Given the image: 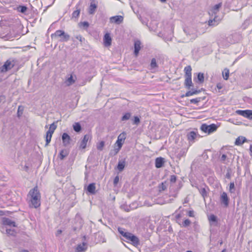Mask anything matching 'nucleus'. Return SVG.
<instances>
[{"mask_svg":"<svg viewBox=\"0 0 252 252\" xmlns=\"http://www.w3.org/2000/svg\"><path fill=\"white\" fill-rule=\"evenodd\" d=\"M28 200L31 208H37L40 206L41 195L37 186L30 190Z\"/></svg>","mask_w":252,"mask_h":252,"instance_id":"1","label":"nucleus"},{"mask_svg":"<svg viewBox=\"0 0 252 252\" xmlns=\"http://www.w3.org/2000/svg\"><path fill=\"white\" fill-rule=\"evenodd\" d=\"M118 231L121 235L124 238V239H121L122 240L129 243L135 247H137L140 245L139 238L132 233L127 231L124 228L119 227L118 228Z\"/></svg>","mask_w":252,"mask_h":252,"instance_id":"2","label":"nucleus"},{"mask_svg":"<svg viewBox=\"0 0 252 252\" xmlns=\"http://www.w3.org/2000/svg\"><path fill=\"white\" fill-rule=\"evenodd\" d=\"M221 6L222 3L220 2L214 5L210 10L209 14L211 18L208 22L209 26H216L221 21L222 18L219 16L218 13Z\"/></svg>","mask_w":252,"mask_h":252,"instance_id":"3","label":"nucleus"},{"mask_svg":"<svg viewBox=\"0 0 252 252\" xmlns=\"http://www.w3.org/2000/svg\"><path fill=\"white\" fill-rule=\"evenodd\" d=\"M52 39H57L60 38L59 41L60 42L67 41L69 38L70 36L69 34L66 33L63 31L58 30L56 31L54 33L51 35Z\"/></svg>","mask_w":252,"mask_h":252,"instance_id":"4","label":"nucleus"},{"mask_svg":"<svg viewBox=\"0 0 252 252\" xmlns=\"http://www.w3.org/2000/svg\"><path fill=\"white\" fill-rule=\"evenodd\" d=\"M15 63L14 61L10 60H7L4 64L0 67V72H5L14 67Z\"/></svg>","mask_w":252,"mask_h":252,"instance_id":"5","label":"nucleus"},{"mask_svg":"<svg viewBox=\"0 0 252 252\" xmlns=\"http://www.w3.org/2000/svg\"><path fill=\"white\" fill-rule=\"evenodd\" d=\"M184 32L189 38V40H194L197 37V31L194 29L187 28L184 29Z\"/></svg>","mask_w":252,"mask_h":252,"instance_id":"6","label":"nucleus"},{"mask_svg":"<svg viewBox=\"0 0 252 252\" xmlns=\"http://www.w3.org/2000/svg\"><path fill=\"white\" fill-rule=\"evenodd\" d=\"M125 135H126L125 133L123 132V133L120 134L118 136V139L116 141V143L118 144L119 148L118 149H115V154L118 153V152L119 151L120 149L122 147L123 143L125 139H126Z\"/></svg>","mask_w":252,"mask_h":252,"instance_id":"7","label":"nucleus"},{"mask_svg":"<svg viewBox=\"0 0 252 252\" xmlns=\"http://www.w3.org/2000/svg\"><path fill=\"white\" fill-rule=\"evenodd\" d=\"M236 113L245 118L252 120V110H238L236 111Z\"/></svg>","mask_w":252,"mask_h":252,"instance_id":"8","label":"nucleus"},{"mask_svg":"<svg viewBox=\"0 0 252 252\" xmlns=\"http://www.w3.org/2000/svg\"><path fill=\"white\" fill-rule=\"evenodd\" d=\"M88 248V244L86 242L78 244L75 248V252H85Z\"/></svg>","mask_w":252,"mask_h":252,"instance_id":"9","label":"nucleus"},{"mask_svg":"<svg viewBox=\"0 0 252 252\" xmlns=\"http://www.w3.org/2000/svg\"><path fill=\"white\" fill-rule=\"evenodd\" d=\"M0 231L3 233H6L9 236H15L16 232L14 229L9 228L6 226H1Z\"/></svg>","mask_w":252,"mask_h":252,"instance_id":"10","label":"nucleus"},{"mask_svg":"<svg viewBox=\"0 0 252 252\" xmlns=\"http://www.w3.org/2000/svg\"><path fill=\"white\" fill-rule=\"evenodd\" d=\"M2 226H13L15 227V222L10 219L7 218H3L2 219Z\"/></svg>","mask_w":252,"mask_h":252,"instance_id":"11","label":"nucleus"},{"mask_svg":"<svg viewBox=\"0 0 252 252\" xmlns=\"http://www.w3.org/2000/svg\"><path fill=\"white\" fill-rule=\"evenodd\" d=\"M97 3L94 0H91L90 5L89 8V13L90 14H94L97 8Z\"/></svg>","mask_w":252,"mask_h":252,"instance_id":"12","label":"nucleus"},{"mask_svg":"<svg viewBox=\"0 0 252 252\" xmlns=\"http://www.w3.org/2000/svg\"><path fill=\"white\" fill-rule=\"evenodd\" d=\"M123 21V17L120 15L111 17L110 18V22L112 23L120 24Z\"/></svg>","mask_w":252,"mask_h":252,"instance_id":"13","label":"nucleus"},{"mask_svg":"<svg viewBox=\"0 0 252 252\" xmlns=\"http://www.w3.org/2000/svg\"><path fill=\"white\" fill-rule=\"evenodd\" d=\"M230 156V154L227 152L226 154H222L220 158V160L223 163L227 164L229 162Z\"/></svg>","mask_w":252,"mask_h":252,"instance_id":"14","label":"nucleus"},{"mask_svg":"<svg viewBox=\"0 0 252 252\" xmlns=\"http://www.w3.org/2000/svg\"><path fill=\"white\" fill-rule=\"evenodd\" d=\"M220 201L225 206L227 207L228 205L229 198L226 192H223L220 196Z\"/></svg>","mask_w":252,"mask_h":252,"instance_id":"15","label":"nucleus"},{"mask_svg":"<svg viewBox=\"0 0 252 252\" xmlns=\"http://www.w3.org/2000/svg\"><path fill=\"white\" fill-rule=\"evenodd\" d=\"M91 138V136L89 134L84 135L83 139L80 143V147L82 149H85L86 147L87 143L89 140Z\"/></svg>","mask_w":252,"mask_h":252,"instance_id":"16","label":"nucleus"},{"mask_svg":"<svg viewBox=\"0 0 252 252\" xmlns=\"http://www.w3.org/2000/svg\"><path fill=\"white\" fill-rule=\"evenodd\" d=\"M111 37L109 33H106L104 35L103 41L104 45L105 46L108 47L111 45Z\"/></svg>","mask_w":252,"mask_h":252,"instance_id":"17","label":"nucleus"},{"mask_svg":"<svg viewBox=\"0 0 252 252\" xmlns=\"http://www.w3.org/2000/svg\"><path fill=\"white\" fill-rule=\"evenodd\" d=\"M14 9L25 15L27 14L28 7L25 5H18L14 8Z\"/></svg>","mask_w":252,"mask_h":252,"instance_id":"18","label":"nucleus"},{"mask_svg":"<svg viewBox=\"0 0 252 252\" xmlns=\"http://www.w3.org/2000/svg\"><path fill=\"white\" fill-rule=\"evenodd\" d=\"M164 163V159L161 157L157 158L155 160V166L157 168H159L163 166Z\"/></svg>","mask_w":252,"mask_h":252,"instance_id":"19","label":"nucleus"},{"mask_svg":"<svg viewBox=\"0 0 252 252\" xmlns=\"http://www.w3.org/2000/svg\"><path fill=\"white\" fill-rule=\"evenodd\" d=\"M62 140L63 145L66 146L69 144L70 137L66 133H63L62 135Z\"/></svg>","mask_w":252,"mask_h":252,"instance_id":"20","label":"nucleus"},{"mask_svg":"<svg viewBox=\"0 0 252 252\" xmlns=\"http://www.w3.org/2000/svg\"><path fill=\"white\" fill-rule=\"evenodd\" d=\"M141 42L137 40L134 42V54L137 56L139 53L140 50L141 49Z\"/></svg>","mask_w":252,"mask_h":252,"instance_id":"21","label":"nucleus"},{"mask_svg":"<svg viewBox=\"0 0 252 252\" xmlns=\"http://www.w3.org/2000/svg\"><path fill=\"white\" fill-rule=\"evenodd\" d=\"M76 79V77H75V78H74L73 75H70L69 77L66 78L64 83L66 86H70L75 82Z\"/></svg>","mask_w":252,"mask_h":252,"instance_id":"22","label":"nucleus"},{"mask_svg":"<svg viewBox=\"0 0 252 252\" xmlns=\"http://www.w3.org/2000/svg\"><path fill=\"white\" fill-rule=\"evenodd\" d=\"M184 84L187 88L189 89L190 87L193 86L191 80V77H185Z\"/></svg>","mask_w":252,"mask_h":252,"instance_id":"23","label":"nucleus"},{"mask_svg":"<svg viewBox=\"0 0 252 252\" xmlns=\"http://www.w3.org/2000/svg\"><path fill=\"white\" fill-rule=\"evenodd\" d=\"M95 183H91L88 186L87 190L91 194H94L95 193Z\"/></svg>","mask_w":252,"mask_h":252,"instance_id":"24","label":"nucleus"},{"mask_svg":"<svg viewBox=\"0 0 252 252\" xmlns=\"http://www.w3.org/2000/svg\"><path fill=\"white\" fill-rule=\"evenodd\" d=\"M191 67L190 65L187 66L184 68L185 77H191Z\"/></svg>","mask_w":252,"mask_h":252,"instance_id":"25","label":"nucleus"},{"mask_svg":"<svg viewBox=\"0 0 252 252\" xmlns=\"http://www.w3.org/2000/svg\"><path fill=\"white\" fill-rule=\"evenodd\" d=\"M68 150L65 149V150H62L59 154V158L61 160H63L65 157H67L68 155Z\"/></svg>","mask_w":252,"mask_h":252,"instance_id":"26","label":"nucleus"},{"mask_svg":"<svg viewBox=\"0 0 252 252\" xmlns=\"http://www.w3.org/2000/svg\"><path fill=\"white\" fill-rule=\"evenodd\" d=\"M246 140V138L245 137L240 136L236 139L235 143L237 145H240L244 143Z\"/></svg>","mask_w":252,"mask_h":252,"instance_id":"27","label":"nucleus"},{"mask_svg":"<svg viewBox=\"0 0 252 252\" xmlns=\"http://www.w3.org/2000/svg\"><path fill=\"white\" fill-rule=\"evenodd\" d=\"M187 136L189 141H193L196 136V134L194 131H191L188 134Z\"/></svg>","mask_w":252,"mask_h":252,"instance_id":"28","label":"nucleus"},{"mask_svg":"<svg viewBox=\"0 0 252 252\" xmlns=\"http://www.w3.org/2000/svg\"><path fill=\"white\" fill-rule=\"evenodd\" d=\"M217 129V126L215 124H211L210 125H208V133L210 134L211 133L213 132L216 131Z\"/></svg>","mask_w":252,"mask_h":252,"instance_id":"29","label":"nucleus"},{"mask_svg":"<svg viewBox=\"0 0 252 252\" xmlns=\"http://www.w3.org/2000/svg\"><path fill=\"white\" fill-rule=\"evenodd\" d=\"M125 161H119L118 163V164L117 165V168L120 171H122L124 170L125 167Z\"/></svg>","mask_w":252,"mask_h":252,"instance_id":"30","label":"nucleus"},{"mask_svg":"<svg viewBox=\"0 0 252 252\" xmlns=\"http://www.w3.org/2000/svg\"><path fill=\"white\" fill-rule=\"evenodd\" d=\"M229 75V71L228 69L225 68L222 72L223 78L224 80H226L228 79Z\"/></svg>","mask_w":252,"mask_h":252,"instance_id":"31","label":"nucleus"},{"mask_svg":"<svg viewBox=\"0 0 252 252\" xmlns=\"http://www.w3.org/2000/svg\"><path fill=\"white\" fill-rule=\"evenodd\" d=\"M150 66L151 69H155L158 67L156 59L153 58L152 59Z\"/></svg>","mask_w":252,"mask_h":252,"instance_id":"32","label":"nucleus"},{"mask_svg":"<svg viewBox=\"0 0 252 252\" xmlns=\"http://www.w3.org/2000/svg\"><path fill=\"white\" fill-rule=\"evenodd\" d=\"M73 129L76 132H79L81 129V126L79 123H76L73 125Z\"/></svg>","mask_w":252,"mask_h":252,"instance_id":"33","label":"nucleus"},{"mask_svg":"<svg viewBox=\"0 0 252 252\" xmlns=\"http://www.w3.org/2000/svg\"><path fill=\"white\" fill-rule=\"evenodd\" d=\"M52 136V134L50 133V132H46V145H48L50 142L51 141V137Z\"/></svg>","mask_w":252,"mask_h":252,"instance_id":"34","label":"nucleus"},{"mask_svg":"<svg viewBox=\"0 0 252 252\" xmlns=\"http://www.w3.org/2000/svg\"><path fill=\"white\" fill-rule=\"evenodd\" d=\"M131 117V114L130 113H126L122 117L121 120L123 121H126L128 120Z\"/></svg>","mask_w":252,"mask_h":252,"instance_id":"35","label":"nucleus"},{"mask_svg":"<svg viewBox=\"0 0 252 252\" xmlns=\"http://www.w3.org/2000/svg\"><path fill=\"white\" fill-rule=\"evenodd\" d=\"M197 79L200 83H203L204 80L203 73L201 72L199 73L197 75Z\"/></svg>","mask_w":252,"mask_h":252,"instance_id":"36","label":"nucleus"},{"mask_svg":"<svg viewBox=\"0 0 252 252\" xmlns=\"http://www.w3.org/2000/svg\"><path fill=\"white\" fill-rule=\"evenodd\" d=\"M200 128L203 132L208 133V125L203 124L201 125Z\"/></svg>","mask_w":252,"mask_h":252,"instance_id":"37","label":"nucleus"},{"mask_svg":"<svg viewBox=\"0 0 252 252\" xmlns=\"http://www.w3.org/2000/svg\"><path fill=\"white\" fill-rule=\"evenodd\" d=\"M56 126L54 124H52L50 125L49 130L47 131V132H50L51 134L53 133L54 130L56 128Z\"/></svg>","mask_w":252,"mask_h":252,"instance_id":"38","label":"nucleus"},{"mask_svg":"<svg viewBox=\"0 0 252 252\" xmlns=\"http://www.w3.org/2000/svg\"><path fill=\"white\" fill-rule=\"evenodd\" d=\"M104 146V142L102 141L97 144V149L98 150L101 151Z\"/></svg>","mask_w":252,"mask_h":252,"instance_id":"39","label":"nucleus"},{"mask_svg":"<svg viewBox=\"0 0 252 252\" xmlns=\"http://www.w3.org/2000/svg\"><path fill=\"white\" fill-rule=\"evenodd\" d=\"M229 190L231 193L235 191V184L234 182H231L229 185Z\"/></svg>","mask_w":252,"mask_h":252,"instance_id":"40","label":"nucleus"},{"mask_svg":"<svg viewBox=\"0 0 252 252\" xmlns=\"http://www.w3.org/2000/svg\"><path fill=\"white\" fill-rule=\"evenodd\" d=\"M199 192L204 198L207 196V192L205 188L200 189Z\"/></svg>","mask_w":252,"mask_h":252,"instance_id":"41","label":"nucleus"},{"mask_svg":"<svg viewBox=\"0 0 252 252\" xmlns=\"http://www.w3.org/2000/svg\"><path fill=\"white\" fill-rule=\"evenodd\" d=\"M80 10H76L74 11L72 13V18H77L80 14Z\"/></svg>","mask_w":252,"mask_h":252,"instance_id":"42","label":"nucleus"},{"mask_svg":"<svg viewBox=\"0 0 252 252\" xmlns=\"http://www.w3.org/2000/svg\"><path fill=\"white\" fill-rule=\"evenodd\" d=\"M185 155V152L184 150H181L180 152L177 155V158L180 159L181 158Z\"/></svg>","mask_w":252,"mask_h":252,"instance_id":"43","label":"nucleus"},{"mask_svg":"<svg viewBox=\"0 0 252 252\" xmlns=\"http://www.w3.org/2000/svg\"><path fill=\"white\" fill-rule=\"evenodd\" d=\"M80 25V26L81 27H83L85 29L89 27V24L88 22H81L79 24Z\"/></svg>","mask_w":252,"mask_h":252,"instance_id":"44","label":"nucleus"},{"mask_svg":"<svg viewBox=\"0 0 252 252\" xmlns=\"http://www.w3.org/2000/svg\"><path fill=\"white\" fill-rule=\"evenodd\" d=\"M190 223L191 222L189 219H186L183 222V226L185 227H187L190 225Z\"/></svg>","mask_w":252,"mask_h":252,"instance_id":"45","label":"nucleus"},{"mask_svg":"<svg viewBox=\"0 0 252 252\" xmlns=\"http://www.w3.org/2000/svg\"><path fill=\"white\" fill-rule=\"evenodd\" d=\"M201 98L200 97L191 99L190 100V102L191 103H197L200 101Z\"/></svg>","mask_w":252,"mask_h":252,"instance_id":"46","label":"nucleus"},{"mask_svg":"<svg viewBox=\"0 0 252 252\" xmlns=\"http://www.w3.org/2000/svg\"><path fill=\"white\" fill-rule=\"evenodd\" d=\"M160 190H164L166 189L167 187L165 185V183H162L159 186Z\"/></svg>","mask_w":252,"mask_h":252,"instance_id":"47","label":"nucleus"},{"mask_svg":"<svg viewBox=\"0 0 252 252\" xmlns=\"http://www.w3.org/2000/svg\"><path fill=\"white\" fill-rule=\"evenodd\" d=\"M177 177L175 175H172L170 176V181L171 183H175L176 181Z\"/></svg>","mask_w":252,"mask_h":252,"instance_id":"48","label":"nucleus"},{"mask_svg":"<svg viewBox=\"0 0 252 252\" xmlns=\"http://www.w3.org/2000/svg\"><path fill=\"white\" fill-rule=\"evenodd\" d=\"M140 123V119L137 116H135L133 120V124L138 125Z\"/></svg>","mask_w":252,"mask_h":252,"instance_id":"49","label":"nucleus"},{"mask_svg":"<svg viewBox=\"0 0 252 252\" xmlns=\"http://www.w3.org/2000/svg\"><path fill=\"white\" fill-rule=\"evenodd\" d=\"M119 181V177L118 176H117L115 177V178L114 179V181H113L114 185L115 186H116L117 185Z\"/></svg>","mask_w":252,"mask_h":252,"instance_id":"50","label":"nucleus"},{"mask_svg":"<svg viewBox=\"0 0 252 252\" xmlns=\"http://www.w3.org/2000/svg\"><path fill=\"white\" fill-rule=\"evenodd\" d=\"M209 220L212 221H216L217 217L214 215H211L209 217Z\"/></svg>","mask_w":252,"mask_h":252,"instance_id":"51","label":"nucleus"},{"mask_svg":"<svg viewBox=\"0 0 252 252\" xmlns=\"http://www.w3.org/2000/svg\"><path fill=\"white\" fill-rule=\"evenodd\" d=\"M193 94H192V91H188L184 95H183L182 97H184V96H186V97H188V96H189L190 95H192Z\"/></svg>","mask_w":252,"mask_h":252,"instance_id":"52","label":"nucleus"},{"mask_svg":"<svg viewBox=\"0 0 252 252\" xmlns=\"http://www.w3.org/2000/svg\"><path fill=\"white\" fill-rule=\"evenodd\" d=\"M75 38L79 40L81 42H82L83 41L85 40V39L83 38L80 35H76L75 36Z\"/></svg>","mask_w":252,"mask_h":252,"instance_id":"53","label":"nucleus"},{"mask_svg":"<svg viewBox=\"0 0 252 252\" xmlns=\"http://www.w3.org/2000/svg\"><path fill=\"white\" fill-rule=\"evenodd\" d=\"M188 215L189 217H194V212L193 211H189L188 212Z\"/></svg>","mask_w":252,"mask_h":252,"instance_id":"54","label":"nucleus"},{"mask_svg":"<svg viewBox=\"0 0 252 252\" xmlns=\"http://www.w3.org/2000/svg\"><path fill=\"white\" fill-rule=\"evenodd\" d=\"M225 177L227 179H230V178H231L230 173L229 172H227V173L226 174Z\"/></svg>","mask_w":252,"mask_h":252,"instance_id":"55","label":"nucleus"},{"mask_svg":"<svg viewBox=\"0 0 252 252\" xmlns=\"http://www.w3.org/2000/svg\"><path fill=\"white\" fill-rule=\"evenodd\" d=\"M192 94L193 95V94H197L199 93H200V91L199 90H195L192 91Z\"/></svg>","mask_w":252,"mask_h":252,"instance_id":"56","label":"nucleus"},{"mask_svg":"<svg viewBox=\"0 0 252 252\" xmlns=\"http://www.w3.org/2000/svg\"><path fill=\"white\" fill-rule=\"evenodd\" d=\"M62 233V230H58L57 231V233H56V236H58L59 235H60L61 233Z\"/></svg>","mask_w":252,"mask_h":252,"instance_id":"57","label":"nucleus"},{"mask_svg":"<svg viewBox=\"0 0 252 252\" xmlns=\"http://www.w3.org/2000/svg\"><path fill=\"white\" fill-rule=\"evenodd\" d=\"M189 202V199H188L187 197H186L185 199V200H184V202H183V203H187L188 202Z\"/></svg>","mask_w":252,"mask_h":252,"instance_id":"58","label":"nucleus"},{"mask_svg":"<svg viewBox=\"0 0 252 252\" xmlns=\"http://www.w3.org/2000/svg\"><path fill=\"white\" fill-rule=\"evenodd\" d=\"M250 150L251 152V156L252 157V145L250 146Z\"/></svg>","mask_w":252,"mask_h":252,"instance_id":"59","label":"nucleus"},{"mask_svg":"<svg viewBox=\"0 0 252 252\" xmlns=\"http://www.w3.org/2000/svg\"><path fill=\"white\" fill-rule=\"evenodd\" d=\"M217 88L219 89H221V86L220 84H218L217 85Z\"/></svg>","mask_w":252,"mask_h":252,"instance_id":"60","label":"nucleus"},{"mask_svg":"<svg viewBox=\"0 0 252 252\" xmlns=\"http://www.w3.org/2000/svg\"><path fill=\"white\" fill-rule=\"evenodd\" d=\"M19 252H29V251L28 250H23L20 251Z\"/></svg>","mask_w":252,"mask_h":252,"instance_id":"61","label":"nucleus"},{"mask_svg":"<svg viewBox=\"0 0 252 252\" xmlns=\"http://www.w3.org/2000/svg\"><path fill=\"white\" fill-rule=\"evenodd\" d=\"M181 215L180 214H178L176 216V218L177 219H179L180 218H181Z\"/></svg>","mask_w":252,"mask_h":252,"instance_id":"62","label":"nucleus"},{"mask_svg":"<svg viewBox=\"0 0 252 252\" xmlns=\"http://www.w3.org/2000/svg\"><path fill=\"white\" fill-rule=\"evenodd\" d=\"M3 215H4V213H3V211H0V216H2Z\"/></svg>","mask_w":252,"mask_h":252,"instance_id":"63","label":"nucleus"},{"mask_svg":"<svg viewBox=\"0 0 252 252\" xmlns=\"http://www.w3.org/2000/svg\"><path fill=\"white\" fill-rule=\"evenodd\" d=\"M3 98V97L1 95H0V102L2 101Z\"/></svg>","mask_w":252,"mask_h":252,"instance_id":"64","label":"nucleus"}]
</instances>
